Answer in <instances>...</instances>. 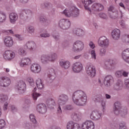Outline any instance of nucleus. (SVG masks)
<instances>
[{"label": "nucleus", "instance_id": "f257e3e1", "mask_svg": "<svg viewBox=\"0 0 129 129\" xmlns=\"http://www.w3.org/2000/svg\"><path fill=\"white\" fill-rule=\"evenodd\" d=\"M73 102L77 105L83 106L86 104L87 97L86 94L83 91L78 90L73 94L72 96Z\"/></svg>", "mask_w": 129, "mask_h": 129}, {"label": "nucleus", "instance_id": "f03ea898", "mask_svg": "<svg viewBox=\"0 0 129 129\" xmlns=\"http://www.w3.org/2000/svg\"><path fill=\"white\" fill-rule=\"evenodd\" d=\"M86 72L88 76H90V77H91V78L95 77V75L96 74V70H95V67L88 64L86 66Z\"/></svg>", "mask_w": 129, "mask_h": 129}, {"label": "nucleus", "instance_id": "7ed1b4c3", "mask_svg": "<svg viewBox=\"0 0 129 129\" xmlns=\"http://www.w3.org/2000/svg\"><path fill=\"white\" fill-rule=\"evenodd\" d=\"M58 26L62 30H68L71 26V23L68 19H61L59 21Z\"/></svg>", "mask_w": 129, "mask_h": 129}, {"label": "nucleus", "instance_id": "20e7f679", "mask_svg": "<svg viewBox=\"0 0 129 129\" xmlns=\"http://www.w3.org/2000/svg\"><path fill=\"white\" fill-rule=\"evenodd\" d=\"M68 100H69L68 95L65 94H61L58 96L57 103L58 105H65L68 102Z\"/></svg>", "mask_w": 129, "mask_h": 129}, {"label": "nucleus", "instance_id": "39448f33", "mask_svg": "<svg viewBox=\"0 0 129 129\" xmlns=\"http://www.w3.org/2000/svg\"><path fill=\"white\" fill-rule=\"evenodd\" d=\"M84 48V43L80 40H77L74 43L73 49L75 52L82 51Z\"/></svg>", "mask_w": 129, "mask_h": 129}, {"label": "nucleus", "instance_id": "423d86ee", "mask_svg": "<svg viewBox=\"0 0 129 129\" xmlns=\"http://www.w3.org/2000/svg\"><path fill=\"white\" fill-rule=\"evenodd\" d=\"M98 44L100 47L107 48L109 46V40L105 36H101L98 40Z\"/></svg>", "mask_w": 129, "mask_h": 129}, {"label": "nucleus", "instance_id": "0eeeda50", "mask_svg": "<svg viewBox=\"0 0 129 129\" xmlns=\"http://www.w3.org/2000/svg\"><path fill=\"white\" fill-rule=\"evenodd\" d=\"M33 12L30 10H23L20 14V18L22 20L26 21L28 19L32 18Z\"/></svg>", "mask_w": 129, "mask_h": 129}, {"label": "nucleus", "instance_id": "6e6552de", "mask_svg": "<svg viewBox=\"0 0 129 129\" xmlns=\"http://www.w3.org/2000/svg\"><path fill=\"white\" fill-rule=\"evenodd\" d=\"M92 99L94 102L100 103L103 107V109H104V107L105 106V102H104L103 96H102L101 94H97V95L93 96Z\"/></svg>", "mask_w": 129, "mask_h": 129}, {"label": "nucleus", "instance_id": "1a4fd4ad", "mask_svg": "<svg viewBox=\"0 0 129 129\" xmlns=\"http://www.w3.org/2000/svg\"><path fill=\"white\" fill-rule=\"evenodd\" d=\"M102 113L97 110H94L92 111L90 115V117L93 120H98L101 119Z\"/></svg>", "mask_w": 129, "mask_h": 129}, {"label": "nucleus", "instance_id": "9d476101", "mask_svg": "<svg viewBox=\"0 0 129 129\" xmlns=\"http://www.w3.org/2000/svg\"><path fill=\"white\" fill-rule=\"evenodd\" d=\"M15 87L17 90H19L21 94L25 93V91H26V84L24 81H21L18 82L16 84Z\"/></svg>", "mask_w": 129, "mask_h": 129}, {"label": "nucleus", "instance_id": "9b49d317", "mask_svg": "<svg viewBox=\"0 0 129 129\" xmlns=\"http://www.w3.org/2000/svg\"><path fill=\"white\" fill-rule=\"evenodd\" d=\"M11 79L9 77H0V86L2 87H8L11 84Z\"/></svg>", "mask_w": 129, "mask_h": 129}, {"label": "nucleus", "instance_id": "f8f14e48", "mask_svg": "<svg viewBox=\"0 0 129 129\" xmlns=\"http://www.w3.org/2000/svg\"><path fill=\"white\" fill-rule=\"evenodd\" d=\"M122 108V107L121 106V103L120 102H115L113 107V110L114 114H115V115H118L119 113H120Z\"/></svg>", "mask_w": 129, "mask_h": 129}, {"label": "nucleus", "instance_id": "ddd939ff", "mask_svg": "<svg viewBox=\"0 0 129 129\" xmlns=\"http://www.w3.org/2000/svg\"><path fill=\"white\" fill-rule=\"evenodd\" d=\"M4 45L8 47V48H11L14 46V39L13 37L10 36H6L4 39Z\"/></svg>", "mask_w": 129, "mask_h": 129}, {"label": "nucleus", "instance_id": "4468645a", "mask_svg": "<svg viewBox=\"0 0 129 129\" xmlns=\"http://www.w3.org/2000/svg\"><path fill=\"white\" fill-rule=\"evenodd\" d=\"M81 127L82 129H94V123L91 120H87L82 123Z\"/></svg>", "mask_w": 129, "mask_h": 129}, {"label": "nucleus", "instance_id": "2eb2a0df", "mask_svg": "<svg viewBox=\"0 0 129 129\" xmlns=\"http://www.w3.org/2000/svg\"><path fill=\"white\" fill-rule=\"evenodd\" d=\"M67 129H81L80 125L73 121H69L67 124Z\"/></svg>", "mask_w": 129, "mask_h": 129}, {"label": "nucleus", "instance_id": "dca6fc26", "mask_svg": "<svg viewBox=\"0 0 129 129\" xmlns=\"http://www.w3.org/2000/svg\"><path fill=\"white\" fill-rule=\"evenodd\" d=\"M16 54L12 50H6L4 55L6 60H12L15 58Z\"/></svg>", "mask_w": 129, "mask_h": 129}, {"label": "nucleus", "instance_id": "f3484780", "mask_svg": "<svg viewBox=\"0 0 129 129\" xmlns=\"http://www.w3.org/2000/svg\"><path fill=\"white\" fill-rule=\"evenodd\" d=\"M113 83V77L110 75L107 76L104 81V84L106 87H109Z\"/></svg>", "mask_w": 129, "mask_h": 129}, {"label": "nucleus", "instance_id": "a211bd4d", "mask_svg": "<svg viewBox=\"0 0 129 129\" xmlns=\"http://www.w3.org/2000/svg\"><path fill=\"white\" fill-rule=\"evenodd\" d=\"M82 68H83L82 64L79 62H76L73 65V70L76 73H79L82 70Z\"/></svg>", "mask_w": 129, "mask_h": 129}, {"label": "nucleus", "instance_id": "6ab92c4d", "mask_svg": "<svg viewBox=\"0 0 129 129\" xmlns=\"http://www.w3.org/2000/svg\"><path fill=\"white\" fill-rule=\"evenodd\" d=\"M91 9L92 11H94L95 12H100V11L103 10L104 7L103 5L99 3H94L92 5Z\"/></svg>", "mask_w": 129, "mask_h": 129}, {"label": "nucleus", "instance_id": "aec40b11", "mask_svg": "<svg viewBox=\"0 0 129 129\" xmlns=\"http://www.w3.org/2000/svg\"><path fill=\"white\" fill-rule=\"evenodd\" d=\"M36 109L39 113H46L47 112V108L44 104H39L37 106Z\"/></svg>", "mask_w": 129, "mask_h": 129}, {"label": "nucleus", "instance_id": "412c9836", "mask_svg": "<svg viewBox=\"0 0 129 129\" xmlns=\"http://www.w3.org/2000/svg\"><path fill=\"white\" fill-rule=\"evenodd\" d=\"M30 69L33 73H40L41 72V66L37 63L32 64Z\"/></svg>", "mask_w": 129, "mask_h": 129}, {"label": "nucleus", "instance_id": "4be33fe9", "mask_svg": "<svg viewBox=\"0 0 129 129\" xmlns=\"http://www.w3.org/2000/svg\"><path fill=\"white\" fill-rule=\"evenodd\" d=\"M10 22L11 24H16V22L18 21V14L16 13H12L9 15Z\"/></svg>", "mask_w": 129, "mask_h": 129}, {"label": "nucleus", "instance_id": "5701e85b", "mask_svg": "<svg viewBox=\"0 0 129 129\" xmlns=\"http://www.w3.org/2000/svg\"><path fill=\"white\" fill-rule=\"evenodd\" d=\"M112 37L114 40H118L120 36V31L119 29H114L111 33Z\"/></svg>", "mask_w": 129, "mask_h": 129}, {"label": "nucleus", "instance_id": "b1692460", "mask_svg": "<svg viewBox=\"0 0 129 129\" xmlns=\"http://www.w3.org/2000/svg\"><path fill=\"white\" fill-rule=\"evenodd\" d=\"M31 63V59L28 57H26L22 59L20 65L21 67H24V66H28V65H30Z\"/></svg>", "mask_w": 129, "mask_h": 129}, {"label": "nucleus", "instance_id": "393cba45", "mask_svg": "<svg viewBox=\"0 0 129 129\" xmlns=\"http://www.w3.org/2000/svg\"><path fill=\"white\" fill-rule=\"evenodd\" d=\"M48 80L49 82H52L55 79V70L53 69H49V73L48 74Z\"/></svg>", "mask_w": 129, "mask_h": 129}, {"label": "nucleus", "instance_id": "a878e982", "mask_svg": "<svg viewBox=\"0 0 129 129\" xmlns=\"http://www.w3.org/2000/svg\"><path fill=\"white\" fill-rule=\"evenodd\" d=\"M25 46L29 50H34L37 48V45L34 41H28L26 43Z\"/></svg>", "mask_w": 129, "mask_h": 129}, {"label": "nucleus", "instance_id": "bb28decb", "mask_svg": "<svg viewBox=\"0 0 129 129\" xmlns=\"http://www.w3.org/2000/svg\"><path fill=\"white\" fill-rule=\"evenodd\" d=\"M72 12V17L73 18H77V17L79 16V10L76 8L75 7H73L71 8Z\"/></svg>", "mask_w": 129, "mask_h": 129}, {"label": "nucleus", "instance_id": "cd10ccee", "mask_svg": "<svg viewBox=\"0 0 129 129\" xmlns=\"http://www.w3.org/2000/svg\"><path fill=\"white\" fill-rule=\"evenodd\" d=\"M59 65L64 69H68L70 67V62L68 60H63L59 62Z\"/></svg>", "mask_w": 129, "mask_h": 129}, {"label": "nucleus", "instance_id": "c85d7f7f", "mask_svg": "<svg viewBox=\"0 0 129 129\" xmlns=\"http://www.w3.org/2000/svg\"><path fill=\"white\" fill-rule=\"evenodd\" d=\"M93 3V1L92 0H84V6L85 10H87L89 12H91V10H90V8L88 7L89 5H91Z\"/></svg>", "mask_w": 129, "mask_h": 129}, {"label": "nucleus", "instance_id": "c756f323", "mask_svg": "<svg viewBox=\"0 0 129 129\" xmlns=\"http://www.w3.org/2000/svg\"><path fill=\"white\" fill-rule=\"evenodd\" d=\"M72 119L75 121H79L81 119V116L80 114L77 113H73L71 115Z\"/></svg>", "mask_w": 129, "mask_h": 129}, {"label": "nucleus", "instance_id": "7c9ffc66", "mask_svg": "<svg viewBox=\"0 0 129 129\" xmlns=\"http://www.w3.org/2000/svg\"><path fill=\"white\" fill-rule=\"evenodd\" d=\"M36 85L38 89H43L44 88V84L41 79H38L36 82Z\"/></svg>", "mask_w": 129, "mask_h": 129}, {"label": "nucleus", "instance_id": "2f4dec72", "mask_svg": "<svg viewBox=\"0 0 129 129\" xmlns=\"http://www.w3.org/2000/svg\"><path fill=\"white\" fill-rule=\"evenodd\" d=\"M74 33L77 36H78L79 37H81L82 35L84 34V31L82 30V29L77 28L74 30Z\"/></svg>", "mask_w": 129, "mask_h": 129}, {"label": "nucleus", "instance_id": "473e14b6", "mask_svg": "<svg viewBox=\"0 0 129 129\" xmlns=\"http://www.w3.org/2000/svg\"><path fill=\"white\" fill-rule=\"evenodd\" d=\"M48 56L49 62H55L57 60V54L56 53H52Z\"/></svg>", "mask_w": 129, "mask_h": 129}, {"label": "nucleus", "instance_id": "72a5a7b5", "mask_svg": "<svg viewBox=\"0 0 129 129\" xmlns=\"http://www.w3.org/2000/svg\"><path fill=\"white\" fill-rule=\"evenodd\" d=\"M41 61L43 64H47V63H49V56L45 55H42L41 57Z\"/></svg>", "mask_w": 129, "mask_h": 129}, {"label": "nucleus", "instance_id": "f704fd0d", "mask_svg": "<svg viewBox=\"0 0 129 129\" xmlns=\"http://www.w3.org/2000/svg\"><path fill=\"white\" fill-rule=\"evenodd\" d=\"M122 57L123 60H125L127 57H129V48L123 51L122 53Z\"/></svg>", "mask_w": 129, "mask_h": 129}, {"label": "nucleus", "instance_id": "c9c22d12", "mask_svg": "<svg viewBox=\"0 0 129 129\" xmlns=\"http://www.w3.org/2000/svg\"><path fill=\"white\" fill-rule=\"evenodd\" d=\"M6 20L7 15L3 12H0V23H4Z\"/></svg>", "mask_w": 129, "mask_h": 129}, {"label": "nucleus", "instance_id": "e433bc0d", "mask_svg": "<svg viewBox=\"0 0 129 129\" xmlns=\"http://www.w3.org/2000/svg\"><path fill=\"white\" fill-rule=\"evenodd\" d=\"M63 13L65 15L66 17H68V18L72 17V10H71V8L70 10H67V9L64 10Z\"/></svg>", "mask_w": 129, "mask_h": 129}, {"label": "nucleus", "instance_id": "4c0bfd02", "mask_svg": "<svg viewBox=\"0 0 129 129\" xmlns=\"http://www.w3.org/2000/svg\"><path fill=\"white\" fill-rule=\"evenodd\" d=\"M52 36L55 41H59L60 40V34H59V33L53 32Z\"/></svg>", "mask_w": 129, "mask_h": 129}, {"label": "nucleus", "instance_id": "58836bf2", "mask_svg": "<svg viewBox=\"0 0 129 129\" xmlns=\"http://www.w3.org/2000/svg\"><path fill=\"white\" fill-rule=\"evenodd\" d=\"M8 97L6 95H4V94L0 95V102H5V101H7L8 100Z\"/></svg>", "mask_w": 129, "mask_h": 129}, {"label": "nucleus", "instance_id": "ea45409f", "mask_svg": "<svg viewBox=\"0 0 129 129\" xmlns=\"http://www.w3.org/2000/svg\"><path fill=\"white\" fill-rule=\"evenodd\" d=\"M46 102L48 106H51V105H55V101H54L52 98L48 99Z\"/></svg>", "mask_w": 129, "mask_h": 129}, {"label": "nucleus", "instance_id": "a19ab883", "mask_svg": "<svg viewBox=\"0 0 129 129\" xmlns=\"http://www.w3.org/2000/svg\"><path fill=\"white\" fill-rule=\"evenodd\" d=\"M41 6L42 8H45V9H50V8H52V4L48 2L42 3Z\"/></svg>", "mask_w": 129, "mask_h": 129}, {"label": "nucleus", "instance_id": "79ce46f5", "mask_svg": "<svg viewBox=\"0 0 129 129\" xmlns=\"http://www.w3.org/2000/svg\"><path fill=\"white\" fill-rule=\"evenodd\" d=\"M106 54V47H102L99 50V55L100 56H105Z\"/></svg>", "mask_w": 129, "mask_h": 129}, {"label": "nucleus", "instance_id": "37998d69", "mask_svg": "<svg viewBox=\"0 0 129 129\" xmlns=\"http://www.w3.org/2000/svg\"><path fill=\"white\" fill-rule=\"evenodd\" d=\"M27 30L29 34H34L35 33V28L34 26H29L27 27Z\"/></svg>", "mask_w": 129, "mask_h": 129}, {"label": "nucleus", "instance_id": "c03bdc74", "mask_svg": "<svg viewBox=\"0 0 129 129\" xmlns=\"http://www.w3.org/2000/svg\"><path fill=\"white\" fill-rule=\"evenodd\" d=\"M122 117H125L127 115V109L121 110L119 114Z\"/></svg>", "mask_w": 129, "mask_h": 129}, {"label": "nucleus", "instance_id": "a18cd8bd", "mask_svg": "<svg viewBox=\"0 0 129 129\" xmlns=\"http://www.w3.org/2000/svg\"><path fill=\"white\" fill-rule=\"evenodd\" d=\"M27 80L31 86H32V87H34V86H35V81H34V79H33V78H32L31 77H29Z\"/></svg>", "mask_w": 129, "mask_h": 129}, {"label": "nucleus", "instance_id": "49530a36", "mask_svg": "<svg viewBox=\"0 0 129 129\" xmlns=\"http://www.w3.org/2000/svg\"><path fill=\"white\" fill-rule=\"evenodd\" d=\"M105 65H106L108 68H110V67H112V66H113V61L109 60L108 61H106Z\"/></svg>", "mask_w": 129, "mask_h": 129}, {"label": "nucleus", "instance_id": "de8ad7c7", "mask_svg": "<svg viewBox=\"0 0 129 129\" xmlns=\"http://www.w3.org/2000/svg\"><path fill=\"white\" fill-rule=\"evenodd\" d=\"M29 117L32 122H33V123H37V120H36V117H35V115H34V114H30Z\"/></svg>", "mask_w": 129, "mask_h": 129}, {"label": "nucleus", "instance_id": "09e8293b", "mask_svg": "<svg viewBox=\"0 0 129 129\" xmlns=\"http://www.w3.org/2000/svg\"><path fill=\"white\" fill-rule=\"evenodd\" d=\"M64 110H72L73 109V106L72 105H66L64 108Z\"/></svg>", "mask_w": 129, "mask_h": 129}, {"label": "nucleus", "instance_id": "8fccbe9b", "mask_svg": "<svg viewBox=\"0 0 129 129\" xmlns=\"http://www.w3.org/2000/svg\"><path fill=\"white\" fill-rule=\"evenodd\" d=\"M6 125V121L4 119H0V129L4 128Z\"/></svg>", "mask_w": 129, "mask_h": 129}, {"label": "nucleus", "instance_id": "3c124183", "mask_svg": "<svg viewBox=\"0 0 129 129\" xmlns=\"http://www.w3.org/2000/svg\"><path fill=\"white\" fill-rule=\"evenodd\" d=\"M18 52L20 55H23L24 56L26 55V50L22 48H19Z\"/></svg>", "mask_w": 129, "mask_h": 129}, {"label": "nucleus", "instance_id": "603ef678", "mask_svg": "<svg viewBox=\"0 0 129 129\" xmlns=\"http://www.w3.org/2000/svg\"><path fill=\"white\" fill-rule=\"evenodd\" d=\"M116 77L120 78L122 77V71H118L115 73Z\"/></svg>", "mask_w": 129, "mask_h": 129}, {"label": "nucleus", "instance_id": "864d4df0", "mask_svg": "<svg viewBox=\"0 0 129 129\" xmlns=\"http://www.w3.org/2000/svg\"><path fill=\"white\" fill-rule=\"evenodd\" d=\"M40 94L34 92L33 93L32 97L34 100H37V98H38V97H39V96H40Z\"/></svg>", "mask_w": 129, "mask_h": 129}, {"label": "nucleus", "instance_id": "5fc2aeb1", "mask_svg": "<svg viewBox=\"0 0 129 129\" xmlns=\"http://www.w3.org/2000/svg\"><path fill=\"white\" fill-rule=\"evenodd\" d=\"M91 55L92 56V59H96V53H95V50H92L91 51Z\"/></svg>", "mask_w": 129, "mask_h": 129}, {"label": "nucleus", "instance_id": "6e6d98bb", "mask_svg": "<svg viewBox=\"0 0 129 129\" xmlns=\"http://www.w3.org/2000/svg\"><path fill=\"white\" fill-rule=\"evenodd\" d=\"M40 36L41 37V38H49V37H50V34L48 33H42L40 35Z\"/></svg>", "mask_w": 129, "mask_h": 129}, {"label": "nucleus", "instance_id": "4d7b16f0", "mask_svg": "<svg viewBox=\"0 0 129 129\" xmlns=\"http://www.w3.org/2000/svg\"><path fill=\"white\" fill-rule=\"evenodd\" d=\"M11 111L13 112V113H15V112H17L18 111V108H17V107L15 106V105H11Z\"/></svg>", "mask_w": 129, "mask_h": 129}, {"label": "nucleus", "instance_id": "13d9d810", "mask_svg": "<svg viewBox=\"0 0 129 129\" xmlns=\"http://www.w3.org/2000/svg\"><path fill=\"white\" fill-rule=\"evenodd\" d=\"M99 16L100 18H101V19H107V16L106 15V14L104 13H100L99 14Z\"/></svg>", "mask_w": 129, "mask_h": 129}, {"label": "nucleus", "instance_id": "bf43d9fd", "mask_svg": "<svg viewBox=\"0 0 129 129\" xmlns=\"http://www.w3.org/2000/svg\"><path fill=\"white\" fill-rule=\"evenodd\" d=\"M25 128L30 129L32 128V124L29 122H26L25 123Z\"/></svg>", "mask_w": 129, "mask_h": 129}, {"label": "nucleus", "instance_id": "052dcab7", "mask_svg": "<svg viewBox=\"0 0 129 129\" xmlns=\"http://www.w3.org/2000/svg\"><path fill=\"white\" fill-rule=\"evenodd\" d=\"M119 129H127V127L125 125V123H123V124L121 123L119 125Z\"/></svg>", "mask_w": 129, "mask_h": 129}, {"label": "nucleus", "instance_id": "680f3d73", "mask_svg": "<svg viewBox=\"0 0 129 129\" xmlns=\"http://www.w3.org/2000/svg\"><path fill=\"white\" fill-rule=\"evenodd\" d=\"M68 41H63L62 43L61 46L62 47V48H66V47H68Z\"/></svg>", "mask_w": 129, "mask_h": 129}, {"label": "nucleus", "instance_id": "e2e57ef3", "mask_svg": "<svg viewBox=\"0 0 129 129\" xmlns=\"http://www.w3.org/2000/svg\"><path fill=\"white\" fill-rule=\"evenodd\" d=\"M89 46L91 49H94V48H95V44H94L92 41L90 42Z\"/></svg>", "mask_w": 129, "mask_h": 129}, {"label": "nucleus", "instance_id": "0e129e2a", "mask_svg": "<svg viewBox=\"0 0 129 129\" xmlns=\"http://www.w3.org/2000/svg\"><path fill=\"white\" fill-rule=\"evenodd\" d=\"M39 21L41 23H45L47 21V20H46V19H45L44 17L41 16L40 17H39Z\"/></svg>", "mask_w": 129, "mask_h": 129}, {"label": "nucleus", "instance_id": "69168bd1", "mask_svg": "<svg viewBox=\"0 0 129 129\" xmlns=\"http://www.w3.org/2000/svg\"><path fill=\"white\" fill-rule=\"evenodd\" d=\"M128 75V73L127 72L122 71V76H123L124 77H127Z\"/></svg>", "mask_w": 129, "mask_h": 129}, {"label": "nucleus", "instance_id": "338daca9", "mask_svg": "<svg viewBox=\"0 0 129 129\" xmlns=\"http://www.w3.org/2000/svg\"><path fill=\"white\" fill-rule=\"evenodd\" d=\"M108 11L109 12H112V13L114 12V7H113V6H110V7L108 8Z\"/></svg>", "mask_w": 129, "mask_h": 129}, {"label": "nucleus", "instance_id": "774afa93", "mask_svg": "<svg viewBox=\"0 0 129 129\" xmlns=\"http://www.w3.org/2000/svg\"><path fill=\"white\" fill-rule=\"evenodd\" d=\"M9 103H5L4 105L3 106V110H7V109H8V105Z\"/></svg>", "mask_w": 129, "mask_h": 129}]
</instances>
